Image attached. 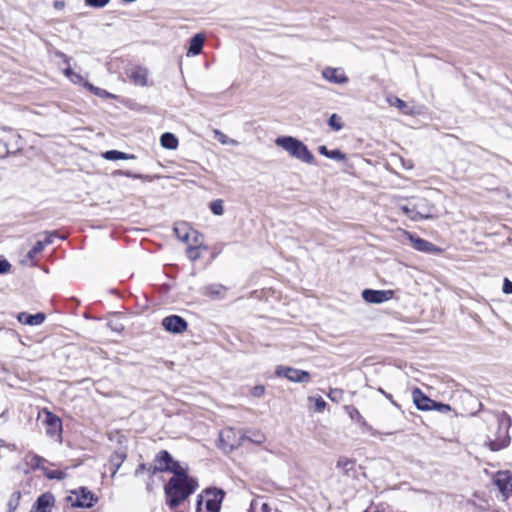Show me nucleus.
Instances as JSON below:
<instances>
[{
    "instance_id": "obj_16",
    "label": "nucleus",
    "mask_w": 512,
    "mask_h": 512,
    "mask_svg": "<svg viewBox=\"0 0 512 512\" xmlns=\"http://www.w3.org/2000/svg\"><path fill=\"white\" fill-rule=\"evenodd\" d=\"M173 461L172 456L166 450L160 451L155 458V464L152 467V473L169 471Z\"/></svg>"
},
{
    "instance_id": "obj_52",
    "label": "nucleus",
    "mask_w": 512,
    "mask_h": 512,
    "mask_svg": "<svg viewBox=\"0 0 512 512\" xmlns=\"http://www.w3.org/2000/svg\"><path fill=\"white\" fill-rule=\"evenodd\" d=\"M146 470V465L144 463L138 465V467L135 470V475L138 476L141 473H143Z\"/></svg>"
},
{
    "instance_id": "obj_21",
    "label": "nucleus",
    "mask_w": 512,
    "mask_h": 512,
    "mask_svg": "<svg viewBox=\"0 0 512 512\" xmlns=\"http://www.w3.org/2000/svg\"><path fill=\"white\" fill-rule=\"evenodd\" d=\"M204 42H205V35L203 33H198V34L194 35L190 40L187 55L188 56L199 55L202 51Z\"/></svg>"
},
{
    "instance_id": "obj_15",
    "label": "nucleus",
    "mask_w": 512,
    "mask_h": 512,
    "mask_svg": "<svg viewBox=\"0 0 512 512\" xmlns=\"http://www.w3.org/2000/svg\"><path fill=\"white\" fill-rule=\"evenodd\" d=\"M325 80L334 84H344L348 82V77L341 68L326 67L322 71Z\"/></svg>"
},
{
    "instance_id": "obj_6",
    "label": "nucleus",
    "mask_w": 512,
    "mask_h": 512,
    "mask_svg": "<svg viewBox=\"0 0 512 512\" xmlns=\"http://www.w3.org/2000/svg\"><path fill=\"white\" fill-rule=\"evenodd\" d=\"M499 428H503V434L500 435L497 439L490 440L488 446L492 451H499L503 448H506L509 445L510 439L508 436V428L510 426L511 420L506 415H500L497 418Z\"/></svg>"
},
{
    "instance_id": "obj_55",
    "label": "nucleus",
    "mask_w": 512,
    "mask_h": 512,
    "mask_svg": "<svg viewBox=\"0 0 512 512\" xmlns=\"http://www.w3.org/2000/svg\"><path fill=\"white\" fill-rule=\"evenodd\" d=\"M42 242L44 243V246L51 244L53 242V235H48Z\"/></svg>"
},
{
    "instance_id": "obj_4",
    "label": "nucleus",
    "mask_w": 512,
    "mask_h": 512,
    "mask_svg": "<svg viewBox=\"0 0 512 512\" xmlns=\"http://www.w3.org/2000/svg\"><path fill=\"white\" fill-rule=\"evenodd\" d=\"M42 417H44L43 424L45 426L46 435L51 439L61 442L63 431L62 420L47 408H43L39 412L38 418Z\"/></svg>"
},
{
    "instance_id": "obj_43",
    "label": "nucleus",
    "mask_w": 512,
    "mask_h": 512,
    "mask_svg": "<svg viewBox=\"0 0 512 512\" xmlns=\"http://www.w3.org/2000/svg\"><path fill=\"white\" fill-rule=\"evenodd\" d=\"M433 410H437L442 413L449 412L451 410V407L447 404L438 403L435 401V404L433 406Z\"/></svg>"
},
{
    "instance_id": "obj_1",
    "label": "nucleus",
    "mask_w": 512,
    "mask_h": 512,
    "mask_svg": "<svg viewBox=\"0 0 512 512\" xmlns=\"http://www.w3.org/2000/svg\"><path fill=\"white\" fill-rule=\"evenodd\" d=\"M169 472L174 475L165 486L166 503L171 509H176L196 490L198 484L188 476L187 468L177 461H172Z\"/></svg>"
},
{
    "instance_id": "obj_47",
    "label": "nucleus",
    "mask_w": 512,
    "mask_h": 512,
    "mask_svg": "<svg viewBox=\"0 0 512 512\" xmlns=\"http://www.w3.org/2000/svg\"><path fill=\"white\" fill-rule=\"evenodd\" d=\"M318 152L325 156V157H329V153H330V150H328V148L325 146V145H321L318 147Z\"/></svg>"
},
{
    "instance_id": "obj_23",
    "label": "nucleus",
    "mask_w": 512,
    "mask_h": 512,
    "mask_svg": "<svg viewBox=\"0 0 512 512\" xmlns=\"http://www.w3.org/2000/svg\"><path fill=\"white\" fill-rule=\"evenodd\" d=\"M160 144L165 149L175 150L179 145V141L173 133L166 132L161 135Z\"/></svg>"
},
{
    "instance_id": "obj_31",
    "label": "nucleus",
    "mask_w": 512,
    "mask_h": 512,
    "mask_svg": "<svg viewBox=\"0 0 512 512\" xmlns=\"http://www.w3.org/2000/svg\"><path fill=\"white\" fill-rule=\"evenodd\" d=\"M215 138L223 145H232L237 146L238 141L235 139L229 138L226 134L222 133L220 130H214Z\"/></svg>"
},
{
    "instance_id": "obj_8",
    "label": "nucleus",
    "mask_w": 512,
    "mask_h": 512,
    "mask_svg": "<svg viewBox=\"0 0 512 512\" xmlns=\"http://www.w3.org/2000/svg\"><path fill=\"white\" fill-rule=\"evenodd\" d=\"M275 373L277 376L284 377L295 383H307L310 381L309 372L289 366H278Z\"/></svg>"
},
{
    "instance_id": "obj_42",
    "label": "nucleus",
    "mask_w": 512,
    "mask_h": 512,
    "mask_svg": "<svg viewBox=\"0 0 512 512\" xmlns=\"http://www.w3.org/2000/svg\"><path fill=\"white\" fill-rule=\"evenodd\" d=\"M118 174L125 176V177L134 178V179H147L148 178V176H144L142 174H135L129 170H126V171L120 170V171H118Z\"/></svg>"
},
{
    "instance_id": "obj_54",
    "label": "nucleus",
    "mask_w": 512,
    "mask_h": 512,
    "mask_svg": "<svg viewBox=\"0 0 512 512\" xmlns=\"http://www.w3.org/2000/svg\"><path fill=\"white\" fill-rule=\"evenodd\" d=\"M380 392L383 393L386 396V398L389 399L394 406L399 408V405L395 401H393L392 396L390 394L385 393L382 389H380Z\"/></svg>"
},
{
    "instance_id": "obj_53",
    "label": "nucleus",
    "mask_w": 512,
    "mask_h": 512,
    "mask_svg": "<svg viewBox=\"0 0 512 512\" xmlns=\"http://www.w3.org/2000/svg\"><path fill=\"white\" fill-rule=\"evenodd\" d=\"M263 393H264V387H263V386H257V387H255V388H254V392H253V394H254L255 396H258V397H259V396H261Z\"/></svg>"
},
{
    "instance_id": "obj_41",
    "label": "nucleus",
    "mask_w": 512,
    "mask_h": 512,
    "mask_svg": "<svg viewBox=\"0 0 512 512\" xmlns=\"http://www.w3.org/2000/svg\"><path fill=\"white\" fill-rule=\"evenodd\" d=\"M110 0H85L87 6L94 8H102L109 3Z\"/></svg>"
},
{
    "instance_id": "obj_32",
    "label": "nucleus",
    "mask_w": 512,
    "mask_h": 512,
    "mask_svg": "<svg viewBox=\"0 0 512 512\" xmlns=\"http://www.w3.org/2000/svg\"><path fill=\"white\" fill-rule=\"evenodd\" d=\"M355 466V462L348 458H343L338 460L337 467L342 469L346 474L349 473L350 470H352Z\"/></svg>"
},
{
    "instance_id": "obj_36",
    "label": "nucleus",
    "mask_w": 512,
    "mask_h": 512,
    "mask_svg": "<svg viewBox=\"0 0 512 512\" xmlns=\"http://www.w3.org/2000/svg\"><path fill=\"white\" fill-rule=\"evenodd\" d=\"M210 209L213 212V214L220 216L224 213V206L223 201L218 199L211 203Z\"/></svg>"
},
{
    "instance_id": "obj_5",
    "label": "nucleus",
    "mask_w": 512,
    "mask_h": 512,
    "mask_svg": "<svg viewBox=\"0 0 512 512\" xmlns=\"http://www.w3.org/2000/svg\"><path fill=\"white\" fill-rule=\"evenodd\" d=\"M4 134L0 137V159L7 158L10 154L20 149V135L12 134L11 131L4 129Z\"/></svg>"
},
{
    "instance_id": "obj_44",
    "label": "nucleus",
    "mask_w": 512,
    "mask_h": 512,
    "mask_svg": "<svg viewBox=\"0 0 512 512\" xmlns=\"http://www.w3.org/2000/svg\"><path fill=\"white\" fill-rule=\"evenodd\" d=\"M502 291L505 294H512V281L508 278H504Z\"/></svg>"
},
{
    "instance_id": "obj_26",
    "label": "nucleus",
    "mask_w": 512,
    "mask_h": 512,
    "mask_svg": "<svg viewBox=\"0 0 512 512\" xmlns=\"http://www.w3.org/2000/svg\"><path fill=\"white\" fill-rule=\"evenodd\" d=\"M388 104L390 106L397 107L402 113L404 114H412V110L409 108V106L400 98L395 96H388L386 98Z\"/></svg>"
},
{
    "instance_id": "obj_9",
    "label": "nucleus",
    "mask_w": 512,
    "mask_h": 512,
    "mask_svg": "<svg viewBox=\"0 0 512 512\" xmlns=\"http://www.w3.org/2000/svg\"><path fill=\"white\" fill-rule=\"evenodd\" d=\"M69 500L73 506L81 508H90L96 501L91 491L86 488H80L79 490L73 491L69 496Z\"/></svg>"
},
{
    "instance_id": "obj_25",
    "label": "nucleus",
    "mask_w": 512,
    "mask_h": 512,
    "mask_svg": "<svg viewBox=\"0 0 512 512\" xmlns=\"http://www.w3.org/2000/svg\"><path fill=\"white\" fill-rule=\"evenodd\" d=\"M243 440H248L254 444L260 445L266 441V436L259 430L250 431L247 434H243L241 437Z\"/></svg>"
},
{
    "instance_id": "obj_50",
    "label": "nucleus",
    "mask_w": 512,
    "mask_h": 512,
    "mask_svg": "<svg viewBox=\"0 0 512 512\" xmlns=\"http://www.w3.org/2000/svg\"><path fill=\"white\" fill-rule=\"evenodd\" d=\"M49 478H56V479H62L64 477V474L62 471H54L53 473L48 475Z\"/></svg>"
},
{
    "instance_id": "obj_49",
    "label": "nucleus",
    "mask_w": 512,
    "mask_h": 512,
    "mask_svg": "<svg viewBox=\"0 0 512 512\" xmlns=\"http://www.w3.org/2000/svg\"><path fill=\"white\" fill-rule=\"evenodd\" d=\"M350 416H351L352 419H358L359 420V419L362 418L360 412L356 408H351Z\"/></svg>"
},
{
    "instance_id": "obj_30",
    "label": "nucleus",
    "mask_w": 512,
    "mask_h": 512,
    "mask_svg": "<svg viewBox=\"0 0 512 512\" xmlns=\"http://www.w3.org/2000/svg\"><path fill=\"white\" fill-rule=\"evenodd\" d=\"M84 87L86 89H88L91 93H93L94 95L99 96L101 98H110V99L115 98V96L113 94L109 93L108 91H106L102 88L96 87L91 83H84Z\"/></svg>"
},
{
    "instance_id": "obj_10",
    "label": "nucleus",
    "mask_w": 512,
    "mask_h": 512,
    "mask_svg": "<svg viewBox=\"0 0 512 512\" xmlns=\"http://www.w3.org/2000/svg\"><path fill=\"white\" fill-rule=\"evenodd\" d=\"M394 291L392 290H372L365 289L362 291V298L365 302L371 304H381L393 298Z\"/></svg>"
},
{
    "instance_id": "obj_20",
    "label": "nucleus",
    "mask_w": 512,
    "mask_h": 512,
    "mask_svg": "<svg viewBox=\"0 0 512 512\" xmlns=\"http://www.w3.org/2000/svg\"><path fill=\"white\" fill-rule=\"evenodd\" d=\"M409 241L412 243L413 247L421 252H431L434 249V245L425 239L420 237H416L409 232H404Z\"/></svg>"
},
{
    "instance_id": "obj_46",
    "label": "nucleus",
    "mask_w": 512,
    "mask_h": 512,
    "mask_svg": "<svg viewBox=\"0 0 512 512\" xmlns=\"http://www.w3.org/2000/svg\"><path fill=\"white\" fill-rule=\"evenodd\" d=\"M315 406H316V410L321 412L325 408L326 402L322 398H318L316 400Z\"/></svg>"
},
{
    "instance_id": "obj_18",
    "label": "nucleus",
    "mask_w": 512,
    "mask_h": 512,
    "mask_svg": "<svg viewBox=\"0 0 512 512\" xmlns=\"http://www.w3.org/2000/svg\"><path fill=\"white\" fill-rule=\"evenodd\" d=\"M53 505V495L50 493H45L38 497L36 503L31 509V512H51V508Z\"/></svg>"
},
{
    "instance_id": "obj_24",
    "label": "nucleus",
    "mask_w": 512,
    "mask_h": 512,
    "mask_svg": "<svg viewBox=\"0 0 512 512\" xmlns=\"http://www.w3.org/2000/svg\"><path fill=\"white\" fill-rule=\"evenodd\" d=\"M232 434H233V430L230 428L225 429L220 433V441L223 444L224 449L228 448L229 450H233L234 448L239 446L238 442H236V441L230 442L229 441L231 439Z\"/></svg>"
},
{
    "instance_id": "obj_13",
    "label": "nucleus",
    "mask_w": 512,
    "mask_h": 512,
    "mask_svg": "<svg viewBox=\"0 0 512 512\" xmlns=\"http://www.w3.org/2000/svg\"><path fill=\"white\" fill-rule=\"evenodd\" d=\"M415 214L418 220L430 219L434 217L435 207L426 198H419L414 203Z\"/></svg>"
},
{
    "instance_id": "obj_27",
    "label": "nucleus",
    "mask_w": 512,
    "mask_h": 512,
    "mask_svg": "<svg viewBox=\"0 0 512 512\" xmlns=\"http://www.w3.org/2000/svg\"><path fill=\"white\" fill-rule=\"evenodd\" d=\"M205 294L213 299H220L225 294V288L219 284H211L205 287Z\"/></svg>"
},
{
    "instance_id": "obj_19",
    "label": "nucleus",
    "mask_w": 512,
    "mask_h": 512,
    "mask_svg": "<svg viewBox=\"0 0 512 512\" xmlns=\"http://www.w3.org/2000/svg\"><path fill=\"white\" fill-rule=\"evenodd\" d=\"M45 318L46 316L44 313H37L32 315L26 312H21L17 316V319L20 323L30 326L41 325L45 321Z\"/></svg>"
},
{
    "instance_id": "obj_2",
    "label": "nucleus",
    "mask_w": 512,
    "mask_h": 512,
    "mask_svg": "<svg viewBox=\"0 0 512 512\" xmlns=\"http://www.w3.org/2000/svg\"><path fill=\"white\" fill-rule=\"evenodd\" d=\"M275 144L288 152L293 158L307 164L314 163V155L310 152L308 147L302 141L292 136L278 137L275 140Z\"/></svg>"
},
{
    "instance_id": "obj_34",
    "label": "nucleus",
    "mask_w": 512,
    "mask_h": 512,
    "mask_svg": "<svg viewBox=\"0 0 512 512\" xmlns=\"http://www.w3.org/2000/svg\"><path fill=\"white\" fill-rule=\"evenodd\" d=\"M328 125L335 131H339L343 128L341 117L337 114H332L328 120Z\"/></svg>"
},
{
    "instance_id": "obj_45",
    "label": "nucleus",
    "mask_w": 512,
    "mask_h": 512,
    "mask_svg": "<svg viewBox=\"0 0 512 512\" xmlns=\"http://www.w3.org/2000/svg\"><path fill=\"white\" fill-rule=\"evenodd\" d=\"M11 264L6 259H0V274L9 272Z\"/></svg>"
},
{
    "instance_id": "obj_37",
    "label": "nucleus",
    "mask_w": 512,
    "mask_h": 512,
    "mask_svg": "<svg viewBox=\"0 0 512 512\" xmlns=\"http://www.w3.org/2000/svg\"><path fill=\"white\" fill-rule=\"evenodd\" d=\"M44 461L45 460L42 457L35 454L27 456V463L32 468H39Z\"/></svg>"
},
{
    "instance_id": "obj_7",
    "label": "nucleus",
    "mask_w": 512,
    "mask_h": 512,
    "mask_svg": "<svg viewBox=\"0 0 512 512\" xmlns=\"http://www.w3.org/2000/svg\"><path fill=\"white\" fill-rule=\"evenodd\" d=\"M174 233L179 240L186 244H199L200 238H202V235L186 222L177 223L174 227Z\"/></svg>"
},
{
    "instance_id": "obj_38",
    "label": "nucleus",
    "mask_w": 512,
    "mask_h": 512,
    "mask_svg": "<svg viewBox=\"0 0 512 512\" xmlns=\"http://www.w3.org/2000/svg\"><path fill=\"white\" fill-rule=\"evenodd\" d=\"M401 210L411 220H413V221H417L418 220L417 215L415 214L416 210H415L414 204L412 206H410V205H403V206H401Z\"/></svg>"
},
{
    "instance_id": "obj_35",
    "label": "nucleus",
    "mask_w": 512,
    "mask_h": 512,
    "mask_svg": "<svg viewBox=\"0 0 512 512\" xmlns=\"http://www.w3.org/2000/svg\"><path fill=\"white\" fill-rule=\"evenodd\" d=\"M20 494L14 493L7 503V512H14L19 505Z\"/></svg>"
},
{
    "instance_id": "obj_29",
    "label": "nucleus",
    "mask_w": 512,
    "mask_h": 512,
    "mask_svg": "<svg viewBox=\"0 0 512 512\" xmlns=\"http://www.w3.org/2000/svg\"><path fill=\"white\" fill-rule=\"evenodd\" d=\"M201 245H202V238H200V243L199 244H194V243L188 244V247H187V250H186V254H187V256H188V258L190 260L196 261L197 259L200 258V256H201V253H200Z\"/></svg>"
},
{
    "instance_id": "obj_3",
    "label": "nucleus",
    "mask_w": 512,
    "mask_h": 512,
    "mask_svg": "<svg viewBox=\"0 0 512 512\" xmlns=\"http://www.w3.org/2000/svg\"><path fill=\"white\" fill-rule=\"evenodd\" d=\"M224 493L217 489H207L197 501L196 512H219Z\"/></svg>"
},
{
    "instance_id": "obj_51",
    "label": "nucleus",
    "mask_w": 512,
    "mask_h": 512,
    "mask_svg": "<svg viewBox=\"0 0 512 512\" xmlns=\"http://www.w3.org/2000/svg\"><path fill=\"white\" fill-rule=\"evenodd\" d=\"M53 7L57 10H61L65 7V3H64V1L56 0L53 3Z\"/></svg>"
},
{
    "instance_id": "obj_39",
    "label": "nucleus",
    "mask_w": 512,
    "mask_h": 512,
    "mask_svg": "<svg viewBox=\"0 0 512 512\" xmlns=\"http://www.w3.org/2000/svg\"><path fill=\"white\" fill-rule=\"evenodd\" d=\"M44 249V243L37 241L32 249L28 252V257L33 258Z\"/></svg>"
},
{
    "instance_id": "obj_14",
    "label": "nucleus",
    "mask_w": 512,
    "mask_h": 512,
    "mask_svg": "<svg viewBox=\"0 0 512 512\" xmlns=\"http://www.w3.org/2000/svg\"><path fill=\"white\" fill-rule=\"evenodd\" d=\"M413 402L419 410L430 411L433 410L435 401L427 397L419 388L412 391Z\"/></svg>"
},
{
    "instance_id": "obj_12",
    "label": "nucleus",
    "mask_w": 512,
    "mask_h": 512,
    "mask_svg": "<svg viewBox=\"0 0 512 512\" xmlns=\"http://www.w3.org/2000/svg\"><path fill=\"white\" fill-rule=\"evenodd\" d=\"M494 483L506 499L512 494V473L509 471H500L495 475Z\"/></svg>"
},
{
    "instance_id": "obj_40",
    "label": "nucleus",
    "mask_w": 512,
    "mask_h": 512,
    "mask_svg": "<svg viewBox=\"0 0 512 512\" xmlns=\"http://www.w3.org/2000/svg\"><path fill=\"white\" fill-rule=\"evenodd\" d=\"M328 158L336 160V161H344L346 159V155L339 149H335V150H330Z\"/></svg>"
},
{
    "instance_id": "obj_28",
    "label": "nucleus",
    "mask_w": 512,
    "mask_h": 512,
    "mask_svg": "<svg viewBox=\"0 0 512 512\" xmlns=\"http://www.w3.org/2000/svg\"><path fill=\"white\" fill-rule=\"evenodd\" d=\"M103 157L106 160H128V159H134L135 158V156L132 155V154H127V153H124V152H121V151H117V150L106 151L103 154Z\"/></svg>"
},
{
    "instance_id": "obj_22",
    "label": "nucleus",
    "mask_w": 512,
    "mask_h": 512,
    "mask_svg": "<svg viewBox=\"0 0 512 512\" xmlns=\"http://www.w3.org/2000/svg\"><path fill=\"white\" fill-rule=\"evenodd\" d=\"M129 77L134 84L143 87L147 85L148 71L143 67H135L131 70Z\"/></svg>"
},
{
    "instance_id": "obj_33",
    "label": "nucleus",
    "mask_w": 512,
    "mask_h": 512,
    "mask_svg": "<svg viewBox=\"0 0 512 512\" xmlns=\"http://www.w3.org/2000/svg\"><path fill=\"white\" fill-rule=\"evenodd\" d=\"M125 454L123 453H114L112 456H111V463L115 466V469L113 471V475L118 471L119 467L121 466V464L124 462L125 460Z\"/></svg>"
},
{
    "instance_id": "obj_17",
    "label": "nucleus",
    "mask_w": 512,
    "mask_h": 512,
    "mask_svg": "<svg viewBox=\"0 0 512 512\" xmlns=\"http://www.w3.org/2000/svg\"><path fill=\"white\" fill-rule=\"evenodd\" d=\"M56 56L63 59L67 67L64 69V75L74 84L82 85L89 83L79 73L74 72L70 67V58L62 52H56Z\"/></svg>"
},
{
    "instance_id": "obj_48",
    "label": "nucleus",
    "mask_w": 512,
    "mask_h": 512,
    "mask_svg": "<svg viewBox=\"0 0 512 512\" xmlns=\"http://www.w3.org/2000/svg\"><path fill=\"white\" fill-rule=\"evenodd\" d=\"M338 394H341V391L340 390H337V389H332L328 395V397L332 400V401H337V395Z\"/></svg>"
},
{
    "instance_id": "obj_11",
    "label": "nucleus",
    "mask_w": 512,
    "mask_h": 512,
    "mask_svg": "<svg viewBox=\"0 0 512 512\" xmlns=\"http://www.w3.org/2000/svg\"><path fill=\"white\" fill-rule=\"evenodd\" d=\"M162 326L168 332L180 334L187 330L188 323L178 315H170L162 320Z\"/></svg>"
}]
</instances>
